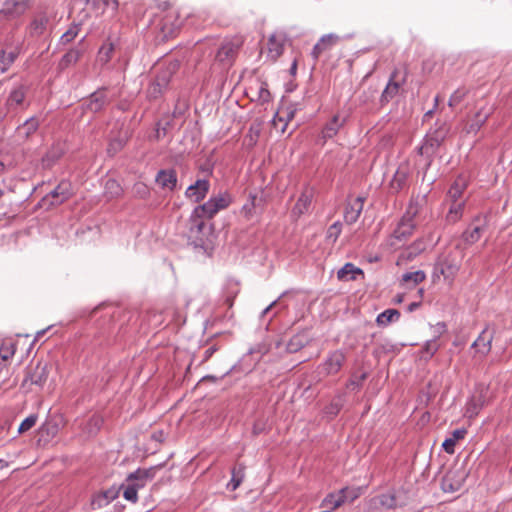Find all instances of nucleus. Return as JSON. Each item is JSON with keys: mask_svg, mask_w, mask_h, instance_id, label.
Here are the masks:
<instances>
[{"mask_svg": "<svg viewBox=\"0 0 512 512\" xmlns=\"http://www.w3.org/2000/svg\"><path fill=\"white\" fill-rule=\"evenodd\" d=\"M455 444L456 442L452 438H447L442 443V448L448 454H453L455 452Z\"/></svg>", "mask_w": 512, "mask_h": 512, "instance_id": "obj_61", "label": "nucleus"}, {"mask_svg": "<svg viewBox=\"0 0 512 512\" xmlns=\"http://www.w3.org/2000/svg\"><path fill=\"white\" fill-rule=\"evenodd\" d=\"M156 182L162 188L173 190L177 184V173L174 169L160 170L156 175Z\"/></svg>", "mask_w": 512, "mask_h": 512, "instance_id": "obj_27", "label": "nucleus"}, {"mask_svg": "<svg viewBox=\"0 0 512 512\" xmlns=\"http://www.w3.org/2000/svg\"><path fill=\"white\" fill-rule=\"evenodd\" d=\"M49 376L48 364L38 361L35 365L31 363L25 372V377L22 381L21 387L26 388L29 385H36L40 388L44 386Z\"/></svg>", "mask_w": 512, "mask_h": 512, "instance_id": "obj_8", "label": "nucleus"}, {"mask_svg": "<svg viewBox=\"0 0 512 512\" xmlns=\"http://www.w3.org/2000/svg\"><path fill=\"white\" fill-rule=\"evenodd\" d=\"M492 340H493V333H489L488 328L486 327L479 334L477 339L472 343V348H475L478 353L485 356L491 350Z\"/></svg>", "mask_w": 512, "mask_h": 512, "instance_id": "obj_24", "label": "nucleus"}, {"mask_svg": "<svg viewBox=\"0 0 512 512\" xmlns=\"http://www.w3.org/2000/svg\"><path fill=\"white\" fill-rule=\"evenodd\" d=\"M464 190H465V183L456 180L452 184L450 189L448 190L447 199L450 200L451 202L462 201L461 198H462Z\"/></svg>", "mask_w": 512, "mask_h": 512, "instance_id": "obj_43", "label": "nucleus"}, {"mask_svg": "<svg viewBox=\"0 0 512 512\" xmlns=\"http://www.w3.org/2000/svg\"><path fill=\"white\" fill-rule=\"evenodd\" d=\"M352 37H353V35L339 36L335 33H329V34L323 35L319 39V41L314 45V47L312 49L311 55H312L314 61L316 62L323 53L330 51L340 41H342L344 39H349Z\"/></svg>", "mask_w": 512, "mask_h": 512, "instance_id": "obj_12", "label": "nucleus"}, {"mask_svg": "<svg viewBox=\"0 0 512 512\" xmlns=\"http://www.w3.org/2000/svg\"><path fill=\"white\" fill-rule=\"evenodd\" d=\"M159 28L165 37L172 36L179 28L174 12H168L159 22Z\"/></svg>", "mask_w": 512, "mask_h": 512, "instance_id": "obj_28", "label": "nucleus"}, {"mask_svg": "<svg viewBox=\"0 0 512 512\" xmlns=\"http://www.w3.org/2000/svg\"><path fill=\"white\" fill-rule=\"evenodd\" d=\"M400 316L401 314L397 309H387L377 316L376 323L380 327H386L390 323L397 322Z\"/></svg>", "mask_w": 512, "mask_h": 512, "instance_id": "obj_37", "label": "nucleus"}, {"mask_svg": "<svg viewBox=\"0 0 512 512\" xmlns=\"http://www.w3.org/2000/svg\"><path fill=\"white\" fill-rule=\"evenodd\" d=\"M357 274H363V271L352 263H346L337 272V278L341 281H352L356 279Z\"/></svg>", "mask_w": 512, "mask_h": 512, "instance_id": "obj_36", "label": "nucleus"}, {"mask_svg": "<svg viewBox=\"0 0 512 512\" xmlns=\"http://www.w3.org/2000/svg\"><path fill=\"white\" fill-rule=\"evenodd\" d=\"M461 261L462 255L456 248L438 259L435 270L443 275L445 279L453 281L461 267Z\"/></svg>", "mask_w": 512, "mask_h": 512, "instance_id": "obj_4", "label": "nucleus"}, {"mask_svg": "<svg viewBox=\"0 0 512 512\" xmlns=\"http://www.w3.org/2000/svg\"><path fill=\"white\" fill-rule=\"evenodd\" d=\"M376 505L386 509H394L397 507V499L394 493H384L373 499Z\"/></svg>", "mask_w": 512, "mask_h": 512, "instance_id": "obj_41", "label": "nucleus"}, {"mask_svg": "<svg viewBox=\"0 0 512 512\" xmlns=\"http://www.w3.org/2000/svg\"><path fill=\"white\" fill-rule=\"evenodd\" d=\"M87 5H91V7L98 11L99 13H104V11L108 8H112L113 11L118 9V0H84Z\"/></svg>", "mask_w": 512, "mask_h": 512, "instance_id": "obj_39", "label": "nucleus"}, {"mask_svg": "<svg viewBox=\"0 0 512 512\" xmlns=\"http://www.w3.org/2000/svg\"><path fill=\"white\" fill-rule=\"evenodd\" d=\"M241 45L242 41L238 38L224 41L218 48L215 60L224 66H231L239 52Z\"/></svg>", "mask_w": 512, "mask_h": 512, "instance_id": "obj_9", "label": "nucleus"}, {"mask_svg": "<svg viewBox=\"0 0 512 512\" xmlns=\"http://www.w3.org/2000/svg\"><path fill=\"white\" fill-rule=\"evenodd\" d=\"M213 201V204L216 205L218 211L225 209L229 206L231 203V198L228 194H219L218 196L211 198Z\"/></svg>", "mask_w": 512, "mask_h": 512, "instance_id": "obj_53", "label": "nucleus"}, {"mask_svg": "<svg viewBox=\"0 0 512 512\" xmlns=\"http://www.w3.org/2000/svg\"><path fill=\"white\" fill-rule=\"evenodd\" d=\"M122 487H124L123 497L127 501L136 503L138 501L139 488H137L134 484H131V483H127L126 486L123 485Z\"/></svg>", "mask_w": 512, "mask_h": 512, "instance_id": "obj_50", "label": "nucleus"}, {"mask_svg": "<svg viewBox=\"0 0 512 512\" xmlns=\"http://www.w3.org/2000/svg\"><path fill=\"white\" fill-rule=\"evenodd\" d=\"M84 39L85 37H83L76 46L69 49L62 56L58 64L60 70H65L68 67L75 65L81 59L85 53Z\"/></svg>", "mask_w": 512, "mask_h": 512, "instance_id": "obj_15", "label": "nucleus"}, {"mask_svg": "<svg viewBox=\"0 0 512 512\" xmlns=\"http://www.w3.org/2000/svg\"><path fill=\"white\" fill-rule=\"evenodd\" d=\"M489 118V113H483L479 110L465 126L466 133H477Z\"/></svg>", "mask_w": 512, "mask_h": 512, "instance_id": "obj_33", "label": "nucleus"}, {"mask_svg": "<svg viewBox=\"0 0 512 512\" xmlns=\"http://www.w3.org/2000/svg\"><path fill=\"white\" fill-rule=\"evenodd\" d=\"M91 504L94 509H100L109 504V502H107L106 494L100 493L92 499Z\"/></svg>", "mask_w": 512, "mask_h": 512, "instance_id": "obj_59", "label": "nucleus"}, {"mask_svg": "<svg viewBox=\"0 0 512 512\" xmlns=\"http://www.w3.org/2000/svg\"><path fill=\"white\" fill-rule=\"evenodd\" d=\"M178 66V62H171L157 72L146 89V97L149 101H156L163 96Z\"/></svg>", "mask_w": 512, "mask_h": 512, "instance_id": "obj_2", "label": "nucleus"}, {"mask_svg": "<svg viewBox=\"0 0 512 512\" xmlns=\"http://www.w3.org/2000/svg\"><path fill=\"white\" fill-rule=\"evenodd\" d=\"M267 53L271 61H276L283 53V40L276 35H271L267 42Z\"/></svg>", "mask_w": 512, "mask_h": 512, "instance_id": "obj_31", "label": "nucleus"}, {"mask_svg": "<svg viewBox=\"0 0 512 512\" xmlns=\"http://www.w3.org/2000/svg\"><path fill=\"white\" fill-rule=\"evenodd\" d=\"M365 197L358 196L353 201H349L345 207L344 211V219L347 224H353L355 223L364 206Z\"/></svg>", "mask_w": 512, "mask_h": 512, "instance_id": "obj_17", "label": "nucleus"}, {"mask_svg": "<svg viewBox=\"0 0 512 512\" xmlns=\"http://www.w3.org/2000/svg\"><path fill=\"white\" fill-rule=\"evenodd\" d=\"M62 147L57 144L53 145L47 153L42 157V164L45 168L51 167L63 155Z\"/></svg>", "mask_w": 512, "mask_h": 512, "instance_id": "obj_38", "label": "nucleus"}, {"mask_svg": "<svg viewBox=\"0 0 512 512\" xmlns=\"http://www.w3.org/2000/svg\"><path fill=\"white\" fill-rule=\"evenodd\" d=\"M119 39L109 37L100 47L97 54V61L102 65L107 64L113 57L114 51L118 48Z\"/></svg>", "mask_w": 512, "mask_h": 512, "instance_id": "obj_21", "label": "nucleus"}, {"mask_svg": "<svg viewBox=\"0 0 512 512\" xmlns=\"http://www.w3.org/2000/svg\"><path fill=\"white\" fill-rule=\"evenodd\" d=\"M487 226V219L481 214L476 215L466 230L462 233L463 241L472 245L480 240L482 233L485 231Z\"/></svg>", "mask_w": 512, "mask_h": 512, "instance_id": "obj_11", "label": "nucleus"}, {"mask_svg": "<svg viewBox=\"0 0 512 512\" xmlns=\"http://www.w3.org/2000/svg\"><path fill=\"white\" fill-rule=\"evenodd\" d=\"M46 23H47V19L42 17L39 19H35L32 23V26H33L34 30L41 33L44 30Z\"/></svg>", "mask_w": 512, "mask_h": 512, "instance_id": "obj_63", "label": "nucleus"}, {"mask_svg": "<svg viewBox=\"0 0 512 512\" xmlns=\"http://www.w3.org/2000/svg\"><path fill=\"white\" fill-rule=\"evenodd\" d=\"M343 504V499L339 497V494L330 493L322 501L321 507L325 510H331V512Z\"/></svg>", "mask_w": 512, "mask_h": 512, "instance_id": "obj_44", "label": "nucleus"}, {"mask_svg": "<svg viewBox=\"0 0 512 512\" xmlns=\"http://www.w3.org/2000/svg\"><path fill=\"white\" fill-rule=\"evenodd\" d=\"M80 25L73 23L69 29L62 34L59 40V45H68L70 44L79 34Z\"/></svg>", "mask_w": 512, "mask_h": 512, "instance_id": "obj_46", "label": "nucleus"}, {"mask_svg": "<svg viewBox=\"0 0 512 512\" xmlns=\"http://www.w3.org/2000/svg\"><path fill=\"white\" fill-rule=\"evenodd\" d=\"M28 8L26 0H6L0 13L8 19H14L23 15Z\"/></svg>", "mask_w": 512, "mask_h": 512, "instance_id": "obj_16", "label": "nucleus"}, {"mask_svg": "<svg viewBox=\"0 0 512 512\" xmlns=\"http://www.w3.org/2000/svg\"><path fill=\"white\" fill-rule=\"evenodd\" d=\"M409 178V167L407 164H401L393 175L390 182V188L393 192H399L406 187Z\"/></svg>", "mask_w": 512, "mask_h": 512, "instance_id": "obj_22", "label": "nucleus"}, {"mask_svg": "<svg viewBox=\"0 0 512 512\" xmlns=\"http://www.w3.org/2000/svg\"><path fill=\"white\" fill-rule=\"evenodd\" d=\"M438 349H439V345H438L436 339L428 341L425 345V351L427 353H429L430 355H434Z\"/></svg>", "mask_w": 512, "mask_h": 512, "instance_id": "obj_62", "label": "nucleus"}, {"mask_svg": "<svg viewBox=\"0 0 512 512\" xmlns=\"http://www.w3.org/2000/svg\"><path fill=\"white\" fill-rule=\"evenodd\" d=\"M421 209V205L417 200H411L407 206V209L403 216L401 217L402 220H405L407 222H415V217L419 214Z\"/></svg>", "mask_w": 512, "mask_h": 512, "instance_id": "obj_45", "label": "nucleus"}, {"mask_svg": "<svg viewBox=\"0 0 512 512\" xmlns=\"http://www.w3.org/2000/svg\"><path fill=\"white\" fill-rule=\"evenodd\" d=\"M244 477L245 466L243 464H238L234 466L231 470V480L227 484V489L235 491L241 485Z\"/></svg>", "mask_w": 512, "mask_h": 512, "instance_id": "obj_34", "label": "nucleus"}, {"mask_svg": "<svg viewBox=\"0 0 512 512\" xmlns=\"http://www.w3.org/2000/svg\"><path fill=\"white\" fill-rule=\"evenodd\" d=\"M106 191L111 194L112 197H117L121 194L122 189L119 183L114 179H108L105 184Z\"/></svg>", "mask_w": 512, "mask_h": 512, "instance_id": "obj_57", "label": "nucleus"}, {"mask_svg": "<svg viewBox=\"0 0 512 512\" xmlns=\"http://www.w3.org/2000/svg\"><path fill=\"white\" fill-rule=\"evenodd\" d=\"M467 434V430L465 428L456 429L452 432V439L457 442L458 440L464 439Z\"/></svg>", "mask_w": 512, "mask_h": 512, "instance_id": "obj_64", "label": "nucleus"}, {"mask_svg": "<svg viewBox=\"0 0 512 512\" xmlns=\"http://www.w3.org/2000/svg\"><path fill=\"white\" fill-rule=\"evenodd\" d=\"M29 91L30 83L27 80L20 79L19 81H15L8 91L3 107L7 108V112L27 108L29 103L26 98Z\"/></svg>", "mask_w": 512, "mask_h": 512, "instance_id": "obj_3", "label": "nucleus"}, {"mask_svg": "<svg viewBox=\"0 0 512 512\" xmlns=\"http://www.w3.org/2000/svg\"><path fill=\"white\" fill-rule=\"evenodd\" d=\"M339 497L343 499V504L347 501L353 502L356 498L359 497L358 489L354 488H342L339 492Z\"/></svg>", "mask_w": 512, "mask_h": 512, "instance_id": "obj_52", "label": "nucleus"}, {"mask_svg": "<svg viewBox=\"0 0 512 512\" xmlns=\"http://www.w3.org/2000/svg\"><path fill=\"white\" fill-rule=\"evenodd\" d=\"M209 187L210 184L208 180L199 179L187 188L185 195L194 202H200L206 197Z\"/></svg>", "mask_w": 512, "mask_h": 512, "instance_id": "obj_18", "label": "nucleus"}, {"mask_svg": "<svg viewBox=\"0 0 512 512\" xmlns=\"http://www.w3.org/2000/svg\"><path fill=\"white\" fill-rule=\"evenodd\" d=\"M464 205L465 201L451 202L449 211L446 215V220L449 223H456L458 220H460L463 215Z\"/></svg>", "mask_w": 512, "mask_h": 512, "instance_id": "obj_42", "label": "nucleus"}, {"mask_svg": "<svg viewBox=\"0 0 512 512\" xmlns=\"http://www.w3.org/2000/svg\"><path fill=\"white\" fill-rule=\"evenodd\" d=\"M188 232L187 237L188 240L194 244L195 246L202 245L204 243V233L205 229V221L203 217H196L194 212H192L189 223H188Z\"/></svg>", "mask_w": 512, "mask_h": 512, "instance_id": "obj_14", "label": "nucleus"}, {"mask_svg": "<svg viewBox=\"0 0 512 512\" xmlns=\"http://www.w3.org/2000/svg\"><path fill=\"white\" fill-rule=\"evenodd\" d=\"M20 54V48L18 46L13 47L9 51H0V73L6 72L11 65L15 62Z\"/></svg>", "mask_w": 512, "mask_h": 512, "instance_id": "obj_30", "label": "nucleus"}, {"mask_svg": "<svg viewBox=\"0 0 512 512\" xmlns=\"http://www.w3.org/2000/svg\"><path fill=\"white\" fill-rule=\"evenodd\" d=\"M59 432V424L53 419L46 420L38 429L39 442L48 443Z\"/></svg>", "mask_w": 512, "mask_h": 512, "instance_id": "obj_23", "label": "nucleus"}, {"mask_svg": "<svg viewBox=\"0 0 512 512\" xmlns=\"http://www.w3.org/2000/svg\"><path fill=\"white\" fill-rule=\"evenodd\" d=\"M426 247V241L423 238H418L404 249L400 257L403 260L411 261L425 251Z\"/></svg>", "mask_w": 512, "mask_h": 512, "instance_id": "obj_25", "label": "nucleus"}, {"mask_svg": "<svg viewBox=\"0 0 512 512\" xmlns=\"http://www.w3.org/2000/svg\"><path fill=\"white\" fill-rule=\"evenodd\" d=\"M37 419H38V416L36 414H31L29 415L27 418H25L19 428H18V432L19 433H24V432H27L29 431L32 427L35 426L36 422H37Z\"/></svg>", "mask_w": 512, "mask_h": 512, "instance_id": "obj_56", "label": "nucleus"}, {"mask_svg": "<svg viewBox=\"0 0 512 512\" xmlns=\"http://www.w3.org/2000/svg\"><path fill=\"white\" fill-rule=\"evenodd\" d=\"M240 289L237 282H229L227 287V294L224 300V303L231 308L234 304V300L238 295Z\"/></svg>", "mask_w": 512, "mask_h": 512, "instance_id": "obj_48", "label": "nucleus"}, {"mask_svg": "<svg viewBox=\"0 0 512 512\" xmlns=\"http://www.w3.org/2000/svg\"><path fill=\"white\" fill-rule=\"evenodd\" d=\"M73 195L72 185L69 181H61L49 194L44 196L38 206L51 209L52 207L61 205Z\"/></svg>", "mask_w": 512, "mask_h": 512, "instance_id": "obj_5", "label": "nucleus"}, {"mask_svg": "<svg viewBox=\"0 0 512 512\" xmlns=\"http://www.w3.org/2000/svg\"><path fill=\"white\" fill-rule=\"evenodd\" d=\"M450 132V126L445 123H435L424 137L423 144L418 148V153L426 158V169H428L432 162L433 157L438 154L443 147Z\"/></svg>", "mask_w": 512, "mask_h": 512, "instance_id": "obj_1", "label": "nucleus"}, {"mask_svg": "<svg viewBox=\"0 0 512 512\" xmlns=\"http://www.w3.org/2000/svg\"><path fill=\"white\" fill-rule=\"evenodd\" d=\"M346 122L345 117H340L339 114H335L323 127L321 131V138L326 141L333 138L339 130L344 126Z\"/></svg>", "mask_w": 512, "mask_h": 512, "instance_id": "obj_20", "label": "nucleus"}, {"mask_svg": "<svg viewBox=\"0 0 512 512\" xmlns=\"http://www.w3.org/2000/svg\"><path fill=\"white\" fill-rule=\"evenodd\" d=\"M39 120L36 117L27 119L22 125L18 126L16 136L22 140H28L39 128Z\"/></svg>", "mask_w": 512, "mask_h": 512, "instance_id": "obj_26", "label": "nucleus"}, {"mask_svg": "<svg viewBox=\"0 0 512 512\" xmlns=\"http://www.w3.org/2000/svg\"><path fill=\"white\" fill-rule=\"evenodd\" d=\"M141 472L142 468H138L136 471L130 473L126 478V482L134 484L139 489L144 488L147 480Z\"/></svg>", "mask_w": 512, "mask_h": 512, "instance_id": "obj_47", "label": "nucleus"}, {"mask_svg": "<svg viewBox=\"0 0 512 512\" xmlns=\"http://www.w3.org/2000/svg\"><path fill=\"white\" fill-rule=\"evenodd\" d=\"M408 71L405 68L403 74L399 69H394L390 74L389 81L380 96L381 106L389 103L400 92L401 87L406 83Z\"/></svg>", "mask_w": 512, "mask_h": 512, "instance_id": "obj_6", "label": "nucleus"}, {"mask_svg": "<svg viewBox=\"0 0 512 512\" xmlns=\"http://www.w3.org/2000/svg\"><path fill=\"white\" fill-rule=\"evenodd\" d=\"M172 124L169 120H160L155 124L154 133L150 136L151 141L159 142L166 137Z\"/></svg>", "mask_w": 512, "mask_h": 512, "instance_id": "obj_40", "label": "nucleus"}, {"mask_svg": "<svg viewBox=\"0 0 512 512\" xmlns=\"http://www.w3.org/2000/svg\"><path fill=\"white\" fill-rule=\"evenodd\" d=\"M456 471H449L442 478L441 486L444 492H456L459 491L462 487V479L457 478Z\"/></svg>", "mask_w": 512, "mask_h": 512, "instance_id": "obj_29", "label": "nucleus"}, {"mask_svg": "<svg viewBox=\"0 0 512 512\" xmlns=\"http://www.w3.org/2000/svg\"><path fill=\"white\" fill-rule=\"evenodd\" d=\"M416 228L415 222H407L400 219L392 234L387 238L386 244L389 248L397 250L413 235Z\"/></svg>", "mask_w": 512, "mask_h": 512, "instance_id": "obj_7", "label": "nucleus"}, {"mask_svg": "<svg viewBox=\"0 0 512 512\" xmlns=\"http://www.w3.org/2000/svg\"><path fill=\"white\" fill-rule=\"evenodd\" d=\"M346 361V355L342 350L330 352L326 360L321 364L320 369L325 375L337 374Z\"/></svg>", "mask_w": 512, "mask_h": 512, "instance_id": "obj_13", "label": "nucleus"}, {"mask_svg": "<svg viewBox=\"0 0 512 512\" xmlns=\"http://www.w3.org/2000/svg\"><path fill=\"white\" fill-rule=\"evenodd\" d=\"M110 102L111 98L108 96V88L101 87L85 99L82 107L84 111L98 113L103 111Z\"/></svg>", "mask_w": 512, "mask_h": 512, "instance_id": "obj_10", "label": "nucleus"}, {"mask_svg": "<svg viewBox=\"0 0 512 512\" xmlns=\"http://www.w3.org/2000/svg\"><path fill=\"white\" fill-rule=\"evenodd\" d=\"M314 197V189L306 186L301 192L295 206L292 209V213L296 216H300L308 211L311 206L312 199Z\"/></svg>", "mask_w": 512, "mask_h": 512, "instance_id": "obj_19", "label": "nucleus"}, {"mask_svg": "<svg viewBox=\"0 0 512 512\" xmlns=\"http://www.w3.org/2000/svg\"><path fill=\"white\" fill-rule=\"evenodd\" d=\"M341 230H342V224L340 222L337 221V222L333 223L328 228L327 238L332 240L333 242H336V240L338 239V237L341 234Z\"/></svg>", "mask_w": 512, "mask_h": 512, "instance_id": "obj_58", "label": "nucleus"}, {"mask_svg": "<svg viewBox=\"0 0 512 512\" xmlns=\"http://www.w3.org/2000/svg\"><path fill=\"white\" fill-rule=\"evenodd\" d=\"M163 466H164V464H159V465L147 468V469H142L141 473L144 475V477L147 481L152 480L155 477L156 470L162 468Z\"/></svg>", "mask_w": 512, "mask_h": 512, "instance_id": "obj_60", "label": "nucleus"}, {"mask_svg": "<svg viewBox=\"0 0 512 512\" xmlns=\"http://www.w3.org/2000/svg\"><path fill=\"white\" fill-rule=\"evenodd\" d=\"M467 94V90L465 88H459L457 89L450 97L449 99V102H448V105L450 107H455L457 106L458 104H460L465 96Z\"/></svg>", "mask_w": 512, "mask_h": 512, "instance_id": "obj_55", "label": "nucleus"}, {"mask_svg": "<svg viewBox=\"0 0 512 512\" xmlns=\"http://www.w3.org/2000/svg\"><path fill=\"white\" fill-rule=\"evenodd\" d=\"M395 345L389 341H385L384 343H378L374 349L373 354L375 356H381L382 354H388L394 352Z\"/></svg>", "mask_w": 512, "mask_h": 512, "instance_id": "obj_54", "label": "nucleus"}, {"mask_svg": "<svg viewBox=\"0 0 512 512\" xmlns=\"http://www.w3.org/2000/svg\"><path fill=\"white\" fill-rule=\"evenodd\" d=\"M16 352L15 344L13 343H3L0 346V360L8 361L10 358L14 356Z\"/></svg>", "mask_w": 512, "mask_h": 512, "instance_id": "obj_51", "label": "nucleus"}, {"mask_svg": "<svg viewBox=\"0 0 512 512\" xmlns=\"http://www.w3.org/2000/svg\"><path fill=\"white\" fill-rule=\"evenodd\" d=\"M194 215L196 217H203L204 219L213 218L219 211L215 204H213L212 199L208 200L206 203L202 205H198L194 210Z\"/></svg>", "mask_w": 512, "mask_h": 512, "instance_id": "obj_35", "label": "nucleus"}, {"mask_svg": "<svg viewBox=\"0 0 512 512\" xmlns=\"http://www.w3.org/2000/svg\"><path fill=\"white\" fill-rule=\"evenodd\" d=\"M309 342V337L305 332L297 333L286 344L288 353H296Z\"/></svg>", "mask_w": 512, "mask_h": 512, "instance_id": "obj_32", "label": "nucleus"}, {"mask_svg": "<svg viewBox=\"0 0 512 512\" xmlns=\"http://www.w3.org/2000/svg\"><path fill=\"white\" fill-rule=\"evenodd\" d=\"M425 278H426L425 272L422 270H417L414 272L405 273L402 276V281L405 283L413 282L414 285H417V284L423 282L425 280Z\"/></svg>", "mask_w": 512, "mask_h": 512, "instance_id": "obj_49", "label": "nucleus"}]
</instances>
